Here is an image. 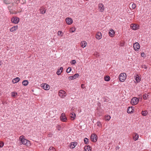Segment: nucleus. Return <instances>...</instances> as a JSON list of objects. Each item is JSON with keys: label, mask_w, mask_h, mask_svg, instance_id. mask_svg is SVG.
<instances>
[{"label": "nucleus", "mask_w": 151, "mask_h": 151, "mask_svg": "<svg viewBox=\"0 0 151 151\" xmlns=\"http://www.w3.org/2000/svg\"><path fill=\"white\" fill-rule=\"evenodd\" d=\"M24 136L23 135L21 136L19 138V140L21 141L20 144H23L26 146H29L30 145L29 141L27 140L24 138Z\"/></svg>", "instance_id": "obj_1"}, {"label": "nucleus", "mask_w": 151, "mask_h": 151, "mask_svg": "<svg viewBox=\"0 0 151 151\" xmlns=\"http://www.w3.org/2000/svg\"><path fill=\"white\" fill-rule=\"evenodd\" d=\"M126 74L125 73H121L119 76V79L120 81L123 82L126 79Z\"/></svg>", "instance_id": "obj_2"}, {"label": "nucleus", "mask_w": 151, "mask_h": 151, "mask_svg": "<svg viewBox=\"0 0 151 151\" xmlns=\"http://www.w3.org/2000/svg\"><path fill=\"white\" fill-rule=\"evenodd\" d=\"M139 101V99L136 97H134L131 99V103L132 105H135L137 104Z\"/></svg>", "instance_id": "obj_3"}, {"label": "nucleus", "mask_w": 151, "mask_h": 151, "mask_svg": "<svg viewBox=\"0 0 151 151\" xmlns=\"http://www.w3.org/2000/svg\"><path fill=\"white\" fill-rule=\"evenodd\" d=\"M98 137L95 134H92L91 137V139L93 142H96L97 140Z\"/></svg>", "instance_id": "obj_4"}, {"label": "nucleus", "mask_w": 151, "mask_h": 151, "mask_svg": "<svg viewBox=\"0 0 151 151\" xmlns=\"http://www.w3.org/2000/svg\"><path fill=\"white\" fill-rule=\"evenodd\" d=\"M19 21V18L18 17H13L11 19L12 22L14 24L18 23Z\"/></svg>", "instance_id": "obj_5"}, {"label": "nucleus", "mask_w": 151, "mask_h": 151, "mask_svg": "<svg viewBox=\"0 0 151 151\" xmlns=\"http://www.w3.org/2000/svg\"><path fill=\"white\" fill-rule=\"evenodd\" d=\"M134 50L137 51L140 48V45L138 42H136L134 43L133 45Z\"/></svg>", "instance_id": "obj_6"}, {"label": "nucleus", "mask_w": 151, "mask_h": 151, "mask_svg": "<svg viewBox=\"0 0 151 151\" xmlns=\"http://www.w3.org/2000/svg\"><path fill=\"white\" fill-rule=\"evenodd\" d=\"M41 85L42 88L45 90H48L50 89V86L47 83L42 84Z\"/></svg>", "instance_id": "obj_7"}, {"label": "nucleus", "mask_w": 151, "mask_h": 151, "mask_svg": "<svg viewBox=\"0 0 151 151\" xmlns=\"http://www.w3.org/2000/svg\"><path fill=\"white\" fill-rule=\"evenodd\" d=\"M66 92L64 91L61 90L59 91V95L61 97H63L66 95Z\"/></svg>", "instance_id": "obj_8"}, {"label": "nucleus", "mask_w": 151, "mask_h": 151, "mask_svg": "<svg viewBox=\"0 0 151 151\" xmlns=\"http://www.w3.org/2000/svg\"><path fill=\"white\" fill-rule=\"evenodd\" d=\"M98 7L100 12H102L104 10V6L102 4L99 3L98 5Z\"/></svg>", "instance_id": "obj_9"}, {"label": "nucleus", "mask_w": 151, "mask_h": 151, "mask_svg": "<svg viewBox=\"0 0 151 151\" xmlns=\"http://www.w3.org/2000/svg\"><path fill=\"white\" fill-rule=\"evenodd\" d=\"M60 118L61 121L63 122H65L67 119V118L65 115V114L63 113L61 114Z\"/></svg>", "instance_id": "obj_10"}, {"label": "nucleus", "mask_w": 151, "mask_h": 151, "mask_svg": "<svg viewBox=\"0 0 151 151\" xmlns=\"http://www.w3.org/2000/svg\"><path fill=\"white\" fill-rule=\"evenodd\" d=\"M79 76V75L78 73H76L73 76L69 77L68 79L70 80H73L76 79Z\"/></svg>", "instance_id": "obj_11"}, {"label": "nucleus", "mask_w": 151, "mask_h": 151, "mask_svg": "<svg viewBox=\"0 0 151 151\" xmlns=\"http://www.w3.org/2000/svg\"><path fill=\"white\" fill-rule=\"evenodd\" d=\"M65 21L66 23L69 25L73 23V20L69 17L66 18L65 19Z\"/></svg>", "instance_id": "obj_12"}, {"label": "nucleus", "mask_w": 151, "mask_h": 151, "mask_svg": "<svg viewBox=\"0 0 151 151\" xmlns=\"http://www.w3.org/2000/svg\"><path fill=\"white\" fill-rule=\"evenodd\" d=\"M131 27L132 29L136 30L139 28V26L135 24H132L131 25Z\"/></svg>", "instance_id": "obj_13"}, {"label": "nucleus", "mask_w": 151, "mask_h": 151, "mask_svg": "<svg viewBox=\"0 0 151 151\" xmlns=\"http://www.w3.org/2000/svg\"><path fill=\"white\" fill-rule=\"evenodd\" d=\"M96 37L97 39L100 40L102 38V35L100 32H98L96 35Z\"/></svg>", "instance_id": "obj_14"}, {"label": "nucleus", "mask_w": 151, "mask_h": 151, "mask_svg": "<svg viewBox=\"0 0 151 151\" xmlns=\"http://www.w3.org/2000/svg\"><path fill=\"white\" fill-rule=\"evenodd\" d=\"M134 109H133V107L132 106L131 107H128L127 112V113L129 114H132L133 113V111Z\"/></svg>", "instance_id": "obj_15"}, {"label": "nucleus", "mask_w": 151, "mask_h": 151, "mask_svg": "<svg viewBox=\"0 0 151 151\" xmlns=\"http://www.w3.org/2000/svg\"><path fill=\"white\" fill-rule=\"evenodd\" d=\"M115 32L113 29H111L110 32H109V35L111 37H113L114 35Z\"/></svg>", "instance_id": "obj_16"}, {"label": "nucleus", "mask_w": 151, "mask_h": 151, "mask_svg": "<svg viewBox=\"0 0 151 151\" xmlns=\"http://www.w3.org/2000/svg\"><path fill=\"white\" fill-rule=\"evenodd\" d=\"M20 78L19 77H16L15 78H14L12 80V82L13 83H16L18 82L19 80H20Z\"/></svg>", "instance_id": "obj_17"}, {"label": "nucleus", "mask_w": 151, "mask_h": 151, "mask_svg": "<svg viewBox=\"0 0 151 151\" xmlns=\"http://www.w3.org/2000/svg\"><path fill=\"white\" fill-rule=\"evenodd\" d=\"M18 26H14L11 28L10 30V31L11 32H13L14 31H15L18 28Z\"/></svg>", "instance_id": "obj_18"}, {"label": "nucleus", "mask_w": 151, "mask_h": 151, "mask_svg": "<svg viewBox=\"0 0 151 151\" xmlns=\"http://www.w3.org/2000/svg\"><path fill=\"white\" fill-rule=\"evenodd\" d=\"M87 45L86 42L85 41H83L81 42V45L82 47H85Z\"/></svg>", "instance_id": "obj_19"}, {"label": "nucleus", "mask_w": 151, "mask_h": 151, "mask_svg": "<svg viewBox=\"0 0 151 151\" xmlns=\"http://www.w3.org/2000/svg\"><path fill=\"white\" fill-rule=\"evenodd\" d=\"M70 117L71 118H73V119H74L76 117V114L72 112L70 114Z\"/></svg>", "instance_id": "obj_20"}, {"label": "nucleus", "mask_w": 151, "mask_h": 151, "mask_svg": "<svg viewBox=\"0 0 151 151\" xmlns=\"http://www.w3.org/2000/svg\"><path fill=\"white\" fill-rule=\"evenodd\" d=\"M4 4H10L11 3V1L10 0H3Z\"/></svg>", "instance_id": "obj_21"}, {"label": "nucleus", "mask_w": 151, "mask_h": 151, "mask_svg": "<svg viewBox=\"0 0 151 151\" xmlns=\"http://www.w3.org/2000/svg\"><path fill=\"white\" fill-rule=\"evenodd\" d=\"M40 12L41 14H44L46 12V10L44 11V8H42V7H41L40 9Z\"/></svg>", "instance_id": "obj_22"}, {"label": "nucleus", "mask_w": 151, "mask_h": 151, "mask_svg": "<svg viewBox=\"0 0 151 151\" xmlns=\"http://www.w3.org/2000/svg\"><path fill=\"white\" fill-rule=\"evenodd\" d=\"M22 83L24 86H27L28 84V81L27 80H24L22 81Z\"/></svg>", "instance_id": "obj_23"}, {"label": "nucleus", "mask_w": 151, "mask_h": 151, "mask_svg": "<svg viewBox=\"0 0 151 151\" xmlns=\"http://www.w3.org/2000/svg\"><path fill=\"white\" fill-rule=\"evenodd\" d=\"M134 134L135 136H133V139L134 140L136 141L138 139L139 135L135 133Z\"/></svg>", "instance_id": "obj_24"}, {"label": "nucleus", "mask_w": 151, "mask_h": 151, "mask_svg": "<svg viewBox=\"0 0 151 151\" xmlns=\"http://www.w3.org/2000/svg\"><path fill=\"white\" fill-rule=\"evenodd\" d=\"M104 80L105 81H110V78L109 76H105L104 78Z\"/></svg>", "instance_id": "obj_25"}, {"label": "nucleus", "mask_w": 151, "mask_h": 151, "mask_svg": "<svg viewBox=\"0 0 151 151\" xmlns=\"http://www.w3.org/2000/svg\"><path fill=\"white\" fill-rule=\"evenodd\" d=\"M148 113V112L147 111L145 110V111H142L141 112L142 115L143 116H146Z\"/></svg>", "instance_id": "obj_26"}, {"label": "nucleus", "mask_w": 151, "mask_h": 151, "mask_svg": "<svg viewBox=\"0 0 151 151\" xmlns=\"http://www.w3.org/2000/svg\"><path fill=\"white\" fill-rule=\"evenodd\" d=\"M73 144H71L70 145V147H72V148H74L76 145V142H72Z\"/></svg>", "instance_id": "obj_27"}, {"label": "nucleus", "mask_w": 151, "mask_h": 151, "mask_svg": "<svg viewBox=\"0 0 151 151\" xmlns=\"http://www.w3.org/2000/svg\"><path fill=\"white\" fill-rule=\"evenodd\" d=\"M148 96V95L146 93H145L144 94L143 96V99L145 100H146L147 99V97Z\"/></svg>", "instance_id": "obj_28"}, {"label": "nucleus", "mask_w": 151, "mask_h": 151, "mask_svg": "<svg viewBox=\"0 0 151 151\" xmlns=\"http://www.w3.org/2000/svg\"><path fill=\"white\" fill-rule=\"evenodd\" d=\"M85 147H86V148L87 150H89L90 151H91V147H90L89 145H86L85 146Z\"/></svg>", "instance_id": "obj_29"}, {"label": "nucleus", "mask_w": 151, "mask_h": 151, "mask_svg": "<svg viewBox=\"0 0 151 151\" xmlns=\"http://www.w3.org/2000/svg\"><path fill=\"white\" fill-rule=\"evenodd\" d=\"M84 142L85 144H88V139L87 138H85L84 139Z\"/></svg>", "instance_id": "obj_30"}, {"label": "nucleus", "mask_w": 151, "mask_h": 151, "mask_svg": "<svg viewBox=\"0 0 151 151\" xmlns=\"http://www.w3.org/2000/svg\"><path fill=\"white\" fill-rule=\"evenodd\" d=\"M17 95V92H13L12 93V96L13 97H15Z\"/></svg>", "instance_id": "obj_31"}, {"label": "nucleus", "mask_w": 151, "mask_h": 151, "mask_svg": "<svg viewBox=\"0 0 151 151\" xmlns=\"http://www.w3.org/2000/svg\"><path fill=\"white\" fill-rule=\"evenodd\" d=\"M55 149L52 147H50L49 149V151H55Z\"/></svg>", "instance_id": "obj_32"}, {"label": "nucleus", "mask_w": 151, "mask_h": 151, "mask_svg": "<svg viewBox=\"0 0 151 151\" xmlns=\"http://www.w3.org/2000/svg\"><path fill=\"white\" fill-rule=\"evenodd\" d=\"M110 116L109 115H107V116H106L105 118V119L106 120V121H109L110 119Z\"/></svg>", "instance_id": "obj_33"}, {"label": "nucleus", "mask_w": 151, "mask_h": 151, "mask_svg": "<svg viewBox=\"0 0 151 151\" xmlns=\"http://www.w3.org/2000/svg\"><path fill=\"white\" fill-rule=\"evenodd\" d=\"M129 5H131L132 7V9H134L135 8V7H136L135 4H132L131 3H130L129 4Z\"/></svg>", "instance_id": "obj_34"}, {"label": "nucleus", "mask_w": 151, "mask_h": 151, "mask_svg": "<svg viewBox=\"0 0 151 151\" xmlns=\"http://www.w3.org/2000/svg\"><path fill=\"white\" fill-rule=\"evenodd\" d=\"M72 69L70 67H68L66 70V71L67 73H70Z\"/></svg>", "instance_id": "obj_35"}, {"label": "nucleus", "mask_w": 151, "mask_h": 151, "mask_svg": "<svg viewBox=\"0 0 151 151\" xmlns=\"http://www.w3.org/2000/svg\"><path fill=\"white\" fill-rule=\"evenodd\" d=\"M56 128L58 131H60L61 130V127L60 125H57V126H56Z\"/></svg>", "instance_id": "obj_36"}, {"label": "nucleus", "mask_w": 151, "mask_h": 151, "mask_svg": "<svg viewBox=\"0 0 151 151\" xmlns=\"http://www.w3.org/2000/svg\"><path fill=\"white\" fill-rule=\"evenodd\" d=\"M135 80L137 83L139 82L140 81V80L139 78V77H136L135 78Z\"/></svg>", "instance_id": "obj_37"}, {"label": "nucleus", "mask_w": 151, "mask_h": 151, "mask_svg": "<svg viewBox=\"0 0 151 151\" xmlns=\"http://www.w3.org/2000/svg\"><path fill=\"white\" fill-rule=\"evenodd\" d=\"M101 110V109H99L98 108L97 109V111H98L99 112L98 114H99V115H101L102 114V113H101V111H100Z\"/></svg>", "instance_id": "obj_38"}, {"label": "nucleus", "mask_w": 151, "mask_h": 151, "mask_svg": "<svg viewBox=\"0 0 151 151\" xmlns=\"http://www.w3.org/2000/svg\"><path fill=\"white\" fill-rule=\"evenodd\" d=\"M4 145V143L2 142H0V147H2Z\"/></svg>", "instance_id": "obj_39"}, {"label": "nucleus", "mask_w": 151, "mask_h": 151, "mask_svg": "<svg viewBox=\"0 0 151 151\" xmlns=\"http://www.w3.org/2000/svg\"><path fill=\"white\" fill-rule=\"evenodd\" d=\"M62 73V72L60 70H58V71H57L56 73L58 75H60L61 73Z\"/></svg>", "instance_id": "obj_40"}, {"label": "nucleus", "mask_w": 151, "mask_h": 151, "mask_svg": "<svg viewBox=\"0 0 151 151\" xmlns=\"http://www.w3.org/2000/svg\"><path fill=\"white\" fill-rule=\"evenodd\" d=\"M72 63H71V64L72 65H75L76 63V61L75 60H73L72 61Z\"/></svg>", "instance_id": "obj_41"}, {"label": "nucleus", "mask_w": 151, "mask_h": 151, "mask_svg": "<svg viewBox=\"0 0 151 151\" xmlns=\"http://www.w3.org/2000/svg\"><path fill=\"white\" fill-rule=\"evenodd\" d=\"M62 33V32L61 31H59L58 32V35H60Z\"/></svg>", "instance_id": "obj_42"}, {"label": "nucleus", "mask_w": 151, "mask_h": 151, "mask_svg": "<svg viewBox=\"0 0 151 151\" xmlns=\"http://www.w3.org/2000/svg\"><path fill=\"white\" fill-rule=\"evenodd\" d=\"M98 106L99 107V108H100V107L101 106V103L100 102H98L97 104Z\"/></svg>", "instance_id": "obj_43"}, {"label": "nucleus", "mask_w": 151, "mask_h": 151, "mask_svg": "<svg viewBox=\"0 0 151 151\" xmlns=\"http://www.w3.org/2000/svg\"><path fill=\"white\" fill-rule=\"evenodd\" d=\"M59 70L62 72L63 70V68L62 67H60Z\"/></svg>", "instance_id": "obj_44"}, {"label": "nucleus", "mask_w": 151, "mask_h": 151, "mask_svg": "<svg viewBox=\"0 0 151 151\" xmlns=\"http://www.w3.org/2000/svg\"><path fill=\"white\" fill-rule=\"evenodd\" d=\"M145 54L144 52H142L141 54V55L142 57H143Z\"/></svg>", "instance_id": "obj_45"}, {"label": "nucleus", "mask_w": 151, "mask_h": 151, "mask_svg": "<svg viewBox=\"0 0 151 151\" xmlns=\"http://www.w3.org/2000/svg\"><path fill=\"white\" fill-rule=\"evenodd\" d=\"M15 5V3H12L11 4V6H14Z\"/></svg>", "instance_id": "obj_46"}, {"label": "nucleus", "mask_w": 151, "mask_h": 151, "mask_svg": "<svg viewBox=\"0 0 151 151\" xmlns=\"http://www.w3.org/2000/svg\"><path fill=\"white\" fill-rule=\"evenodd\" d=\"M11 7H12V6L11 5H10V6H8V7L9 9H11Z\"/></svg>", "instance_id": "obj_47"}, {"label": "nucleus", "mask_w": 151, "mask_h": 151, "mask_svg": "<svg viewBox=\"0 0 151 151\" xmlns=\"http://www.w3.org/2000/svg\"><path fill=\"white\" fill-rule=\"evenodd\" d=\"M84 151H90V150H87L86 149V147H85L84 148Z\"/></svg>", "instance_id": "obj_48"}, {"label": "nucleus", "mask_w": 151, "mask_h": 151, "mask_svg": "<svg viewBox=\"0 0 151 151\" xmlns=\"http://www.w3.org/2000/svg\"><path fill=\"white\" fill-rule=\"evenodd\" d=\"M143 68H144L145 69H147V67L145 65H144V67H143Z\"/></svg>", "instance_id": "obj_49"}, {"label": "nucleus", "mask_w": 151, "mask_h": 151, "mask_svg": "<svg viewBox=\"0 0 151 151\" xmlns=\"http://www.w3.org/2000/svg\"><path fill=\"white\" fill-rule=\"evenodd\" d=\"M84 86L83 84H82L81 85V87L82 88H84V87H83V86Z\"/></svg>", "instance_id": "obj_50"}, {"label": "nucleus", "mask_w": 151, "mask_h": 151, "mask_svg": "<svg viewBox=\"0 0 151 151\" xmlns=\"http://www.w3.org/2000/svg\"><path fill=\"white\" fill-rule=\"evenodd\" d=\"M107 99H106L105 98V100L104 101V102H107Z\"/></svg>", "instance_id": "obj_51"}, {"label": "nucleus", "mask_w": 151, "mask_h": 151, "mask_svg": "<svg viewBox=\"0 0 151 151\" xmlns=\"http://www.w3.org/2000/svg\"><path fill=\"white\" fill-rule=\"evenodd\" d=\"M75 31V30H74V31H73V30H72V32H74V31Z\"/></svg>", "instance_id": "obj_52"}, {"label": "nucleus", "mask_w": 151, "mask_h": 151, "mask_svg": "<svg viewBox=\"0 0 151 151\" xmlns=\"http://www.w3.org/2000/svg\"><path fill=\"white\" fill-rule=\"evenodd\" d=\"M97 125H98V126L99 125V124H98V122H97Z\"/></svg>", "instance_id": "obj_53"}, {"label": "nucleus", "mask_w": 151, "mask_h": 151, "mask_svg": "<svg viewBox=\"0 0 151 151\" xmlns=\"http://www.w3.org/2000/svg\"><path fill=\"white\" fill-rule=\"evenodd\" d=\"M50 134H52V133Z\"/></svg>", "instance_id": "obj_54"}]
</instances>
